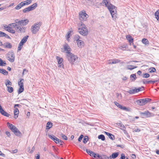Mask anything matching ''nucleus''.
I'll use <instances>...</instances> for the list:
<instances>
[{"label":"nucleus","instance_id":"obj_1","mask_svg":"<svg viewBox=\"0 0 159 159\" xmlns=\"http://www.w3.org/2000/svg\"><path fill=\"white\" fill-rule=\"evenodd\" d=\"M103 3L104 4L106 7H107L111 14L113 20H115L117 17L116 11L117 7L112 5L109 0H103Z\"/></svg>","mask_w":159,"mask_h":159},{"label":"nucleus","instance_id":"obj_2","mask_svg":"<svg viewBox=\"0 0 159 159\" xmlns=\"http://www.w3.org/2000/svg\"><path fill=\"white\" fill-rule=\"evenodd\" d=\"M29 22V20L28 19H26L24 20H21L18 21V20H16L15 22L9 24L8 26L11 27V28H14L16 31L17 27L19 25H27Z\"/></svg>","mask_w":159,"mask_h":159},{"label":"nucleus","instance_id":"obj_3","mask_svg":"<svg viewBox=\"0 0 159 159\" xmlns=\"http://www.w3.org/2000/svg\"><path fill=\"white\" fill-rule=\"evenodd\" d=\"M79 27L78 31L79 33L83 36H86L88 34V31L85 25L81 22L79 24Z\"/></svg>","mask_w":159,"mask_h":159},{"label":"nucleus","instance_id":"obj_4","mask_svg":"<svg viewBox=\"0 0 159 159\" xmlns=\"http://www.w3.org/2000/svg\"><path fill=\"white\" fill-rule=\"evenodd\" d=\"M42 23L41 22H37L34 24L31 27L32 33L34 34H36L39 31Z\"/></svg>","mask_w":159,"mask_h":159},{"label":"nucleus","instance_id":"obj_5","mask_svg":"<svg viewBox=\"0 0 159 159\" xmlns=\"http://www.w3.org/2000/svg\"><path fill=\"white\" fill-rule=\"evenodd\" d=\"M7 125H8L9 128L16 136L20 137L22 136V134L21 132L14 125L9 123H7Z\"/></svg>","mask_w":159,"mask_h":159},{"label":"nucleus","instance_id":"obj_6","mask_svg":"<svg viewBox=\"0 0 159 159\" xmlns=\"http://www.w3.org/2000/svg\"><path fill=\"white\" fill-rule=\"evenodd\" d=\"M66 57L69 62L72 65L74 64V62L78 58L76 56L74 55L72 53L66 54Z\"/></svg>","mask_w":159,"mask_h":159},{"label":"nucleus","instance_id":"obj_7","mask_svg":"<svg viewBox=\"0 0 159 159\" xmlns=\"http://www.w3.org/2000/svg\"><path fill=\"white\" fill-rule=\"evenodd\" d=\"M140 114L143 118H148L154 116L153 113H150L148 111H147L144 112H140Z\"/></svg>","mask_w":159,"mask_h":159},{"label":"nucleus","instance_id":"obj_8","mask_svg":"<svg viewBox=\"0 0 159 159\" xmlns=\"http://www.w3.org/2000/svg\"><path fill=\"white\" fill-rule=\"evenodd\" d=\"M79 16L80 20L81 21H86L88 16L85 11L80 12Z\"/></svg>","mask_w":159,"mask_h":159},{"label":"nucleus","instance_id":"obj_9","mask_svg":"<svg viewBox=\"0 0 159 159\" xmlns=\"http://www.w3.org/2000/svg\"><path fill=\"white\" fill-rule=\"evenodd\" d=\"M26 25H21L17 27L16 31L19 33H25V31L26 28L24 26Z\"/></svg>","mask_w":159,"mask_h":159},{"label":"nucleus","instance_id":"obj_10","mask_svg":"<svg viewBox=\"0 0 159 159\" xmlns=\"http://www.w3.org/2000/svg\"><path fill=\"white\" fill-rule=\"evenodd\" d=\"M114 103L118 107L123 110H125L127 111H130V108L123 106L116 102H114Z\"/></svg>","mask_w":159,"mask_h":159},{"label":"nucleus","instance_id":"obj_11","mask_svg":"<svg viewBox=\"0 0 159 159\" xmlns=\"http://www.w3.org/2000/svg\"><path fill=\"white\" fill-rule=\"evenodd\" d=\"M56 59L57 61L58 66L61 68H63L64 65L63 63V60L62 58L58 56L56 57Z\"/></svg>","mask_w":159,"mask_h":159},{"label":"nucleus","instance_id":"obj_12","mask_svg":"<svg viewBox=\"0 0 159 159\" xmlns=\"http://www.w3.org/2000/svg\"><path fill=\"white\" fill-rule=\"evenodd\" d=\"M64 51L67 54H69L71 52H70L71 48L70 46L66 43H65L63 46Z\"/></svg>","mask_w":159,"mask_h":159},{"label":"nucleus","instance_id":"obj_13","mask_svg":"<svg viewBox=\"0 0 159 159\" xmlns=\"http://www.w3.org/2000/svg\"><path fill=\"white\" fill-rule=\"evenodd\" d=\"M20 105L19 104H15L14 106V118L16 119L18 116V115L19 114V112L18 109L16 107V106L20 107Z\"/></svg>","mask_w":159,"mask_h":159},{"label":"nucleus","instance_id":"obj_14","mask_svg":"<svg viewBox=\"0 0 159 159\" xmlns=\"http://www.w3.org/2000/svg\"><path fill=\"white\" fill-rule=\"evenodd\" d=\"M2 46H3L4 48H6L11 49L12 47V44L8 42L5 43L3 44L2 43Z\"/></svg>","mask_w":159,"mask_h":159},{"label":"nucleus","instance_id":"obj_15","mask_svg":"<svg viewBox=\"0 0 159 159\" xmlns=\"http://www.w3.org/2000/svg\"><path fill=\"white\" fill-rule=\"evenodd\" d=\"M0 113L3 115L6 116V117H9L10 116V114H8L5 111H4L3 109L2 108L1 105L0 104Z\"/></svg>","mask_w":159,"mask_h":159},{"label":"nucleus","instance_id":"obj_16","mask_svg":"<svg viewBox=\"0 0 159 159\" xmlns=\"http://www.w3.org/2000/svg\"><path fill=\"white\" fill-rule=\"evenodd\" d=\"M136 102L137 104L139 106H142L145 104L143 99L137 100L136 101Z\"/></svg>","mask_w":159,"mask_h":159},{"label":"nucleus","instance_id":"obj_17","mask_svg":"<svg viewBox=\"0 0 159 159\" xmlns=\"http://www.w3.org/2000/svg\"><path fill=\"white\" fill-rule=\"evenodd\" d=\"M10 57L11 58H10V57H8V60L11 62H13L15 60V55L13 52H11L10 53Z\"/></svg>","mask_w":159,"mask_h":159},{"label":"nucleus","instance_id":"obj_18","mask_svg":"<svg viewBox=\"0 0 159 159\" xmlns=\"http://www.w3.org/2000/svg\"><path fill=\"white\" fill-rule=\"evenodd\" d=\"M98 159H109V157L105 154H102V155H98Z\"/></svg>","mask_w":159,"mask_h":159},{"label":"nucleus","instance_id":"obj_19","mask_svg":"<svg viewBox=\"0 0 159 159\" xmlns=\"http://www.w3.org/2000/svg\"><path fill=\"white\" fill-rule=\"evenodd\" d=\"M126 38L127 39L130 45H131L132 43L133 42V39L132 38L131 36L129 35H126Z\"/></svg>","mask_w":159,"mask_h":159},{"label":"nucleus","instance_id":"obj_20","mask_svg":"<svg viewBox=\"0 0 159 159\" xmlns=\"http://www.w3.org/2000/svg\"><path fill=\"white\" fill-rule=\"evenodd\" d=\"M48 136L50 138L53 140L56 143L58 140V139L53 135H48Z\"/></svg>","mask_w":159,"mask_h":159},{"label":"nucleus","instance_id":"obj_21","mask_svg":"<svg viewBox=\"0 0 159 159\" xmlns=\"http://www.w3.org/2000/svg\"><path fill=\"white\" fill-rule=\"evenodd\" d=\"M105 134H106L107 135L109 138L112 140H114L115 139L114 136L111 134V133L107 132H105Z\"/></svg>","mask_w":159,"mask_h":159},{"label":"nucleus","instance_id":"obj_22","mask_svg":"<svg viewBox=\"0 0 159 159\" xmlns=\"http://www.w3.org/2000/svg\"><path fill=\"white\" fill-rule=\"evenodd\" d=\"M119 154V153L118 152L113 153L111 155H110L109 158H110V159L115 158L118 157Z\"/></svg>","mask_w":159,"mask_h":159},{"label":"nucleus","instance_id":"obj_23","mask_svg":"<svg viewBox=\"0 0 159 159\" xmlns=\"http://www.w3.org/2000/svg\"><path fill=\"white\" fill-rule=\"evenodd\" d=\"M7 30L8 32L11 33L12 34H15V30H13L11 27H10L9 26H7L6 27Z\"/></svg>","mask_w":159,"mask_h":159},{"label":"nucleus","instance_id":"obj_24","mask_svg":"<svg viewBox=\"0 0 159 159\" xmlns=\"http://www.w3.org/2000/svg\"><path fill=\"white\" fill-rule=\"evenodd\" d=\"M29 37L28 35H26L24 37L21 39L20 43L24 44L27 41Z\"/></svg>","mask_w":159,"mask_h":159},{"label":"nucleus","instance_id":"obj_25","mask_svg":"<svg viewBox=\"0 0 159 159\" xmlns=\"http://www.w3.org/2000/svg\"><path fill=\"white\" fill-rule=\"evenodd\" d=\"M52 126V123L50 122H48L47 123L46 126V129L48 130Z\"/></svg>","mask_w":159,"mask_h":159},{"label":"nucleus","instance_id":"obj_26","mask_svg":"<svg viewBox=\"0 0 159 159\" xmlns=\"http://www.w3.org/2000/svg\"><path fill=\"white\" fill-rule=\"evenodd\" d=\"M127 45L126 44H124L120 45L119 46V48L123 51L126 50Z\"/></svg>","mask_w":159,"mask_h":159},{"label":"nucleus","instance_id":"obj_27","mask_svg":"<svg viewBox=\"0 0 159 159\" xmlns=\"http://www.w3.org/2000/svg\"><path fill=\"white\" fill-rule=\"evenodd\" d=\"M78 43V47L80 48H82L84 45V43L83 41L81 40H79L77 42Z\"/></svg>","mask_w":159,"mask_h":159},{"label":"nucleus","instance_id":"obj_28","mask_svg":"<svg viewBox=\"0 0 159 159\" xmlns=\"http://www.w3.org/2000/svg\"><path fill=\"white\" fill-rule=\"evenodd\" d=\"M24 6L22 2L19 3L15 7V9L16 10H19L22 7Z\"/></svg>","mask_w":159,"mask_h":159},{"label":"nucleus","instance_id":"obj_29","mask_svg":"<svg viewBox=\"0 0 159 159\" xmlns=\"http://www.w3.org/2000/svg\"><path fill=\"white\" fill-rule=\"evenodd\" d=\"M131 81H134L137 78L135 74H132L130 75Z\"/></svg>","mask_w":159,"mask_h":159},{"label":"nucleus","instance_id":"obj_30","mask_svg":"<svg viewBox=\"0 0 159 159\" xmlns=\"http://www.w3.org/2000/svg\"><path fill=\"white\" fill-rule=\"evenodd\" d=\"M32 11V9L29 6V7L24 9L23 10V12L24 13H26L30 11Z\"/></svg>","mask_w":159,"mask_h":159},{"label":"nucleus","instance_id":"obj_31","mask_svg":"<svg viewBox=\"0 0 159 159\" xmlns=\"http://www.w3.org/2000/svg\"><path fill=\"white\" fill-rule=\"evenodd\" d=\"M32 1L31 0H27L22 2L24 6L25 5H27L30 4L32 2Z\"/></svg>","mask_w":159,"mask_h":159},{"label":"nucleus","instance_id":"obj_32","mask_svg":"<svg viewBox=\"0 0 159 159\" xmlns=\"http://www.w3.org/2000/svg\"><path fill=\"white\" fill-rule=\"evenodd\" d=\"M128 93L130 94H133L137 93L136 88H135V89H134L130 90L129 91H128Z\"/></svg>","mask_w":159,"mask_h":159},{"label":"nucleus","instance_id":"obj_33","mask_svg":"<svg viewBox=\"0 0 159 159\" xmlns=\"http://www.w3.org/2000/svg\"><path fill=\"white\" fill-rule=\"evenodd\" d=\"M137 68L136 66H134L132 65H129L127 67V69L132 70L133 69Z\"/></svg>","mask_w":159,"mask_h":159},{"label":"nucleus","instance_id":"obj_34","mask_svg":"<svg viewBox=\"0 0 159 159\" xmlns=\"http://www.w3.org/2000/svg\"><path fill=\"white\" fill-rule=\"evenodd\" d=\"M0 73L3 74L5 75H7L8 74V72L6 70L3 69H0Z\"/></svg>","mask_w":159,"mask_h":159},{"label":"nucleus","instance_id":"obj_35","mask_svg":"<svg viewBox=\"0 0 159 159\" xmlns=\"http://www.w3.org/2000/svg\"><path fill=\"white\" fill-rule=\"evenodd\" d=\"M117 124L118 126L120 127V128L122 130L123 129H126L125 127L122 123H118Z\"/></svg>","mask_w":159,"mask_h":159},{"label":"nucleus","instance_id":"obj_36","mask_svg":"<svg viewBox=\"0 0 159 159\" xmlns=\"http://www.w3.org/2000/svg\"><path fill=\"white\" fill-rule=\"evenodd\" d=\"M23 44L20 43V42L19 43L18 45V46L17 48V51L19 52L20 51L21 49L23 47Z\"/></svg>","mask_w":159,"mask_h":159},{"label":"nucleus","instance_id":"obj_37","mask_svg":"<svg viewBox=\"0 0 159 159\" xmlns=\"http://www.w3.org/2000/svg\"><path fill=\"white\" fill-rule=\"evenodd\" d=\"M37 6V3H35L33 4L32 5L30 6V7L32 10H33L35 9Z\"/></svg>","mask_w":159,"mask_h":159},{"label":"nucleus","instance_id":"obj_38","mask_svg":"<svg viewBox=\"0 0 159 159\" xmlns=\"http://www.w3.org/2000/svg\"><path fill=\"white\" fill-rule=\"evenodd\" d=\"M24 90V87L20 86V87L18 91V93L19 94H20L22 93Z\"/></svg>","mask_w":159,"mask_h":159},{"label":"nucleus","instance_id":"obj_39","mask_svg":"<svg viewBox=\"0 0 159 159\" xmlns=\"http://www.w3.org/2000/svg\"><path fill=\"white\" fill-rule=\"evenodd\" d=\"M23 81L24 79H22L20 80V81L18 82V85L20 87V86L24 87Z\"/></svg>","mask_w":159,"mask_h":159},{"label":"nucleus","instance_id":"obj_40","mask_svg":"<svg viewBox=\"0 0 159 159\" xmlns=\"http://www.w3.org/2000/svg\"><path fill=\"white\" fill-rule=\"evenodd\" d=\"M98 138L99 139H101L102 141H104L105 140V137L103 134H100L99 135Z\"/></svg>","mask_w":159,"mask_h":159},{"label":"nucleus","instance_id":"obj_41","mask_svg":"<svg viewBox=\"0 0 159 159\" xmlns=\"http://www.w3.org/2000/svg\"><path fill=\"white\" fill-rule=\"evenodd\" d=\"M112 63L113 64H116L120 62V60L117 59H113L112 60Z\"/></svg>","mask_w":159,"mask_h":159},{"label":"nucleus","instance_id":"obj_42","mask_svg":"<svg viewBox=\"0 0 159 159\" xmlns=\"http://www.w3.org/2000/svg\"><path fill=\"white\" fill-rule=\"evenodd\" d=\"M142 42L145 44H148L149 43L148 41L146 39L143 38L142 40Z\"/></svg>","mask_w":159,"mask_h":159},{"label":"nucleus","instance_id":"obj_43","mask_svg":"<svg viewBox=\"0 0 159 159\" xmlns=\"http://www.w3.org/2000/svg\"><path fill=\"white\" fill-rule=\"evenodd\" d=\"M8 89H7V91L9 92L10 93H11L13 91V89L12 87L8 86L7 87Z\"/></svg>","mask_w":159,"mask_h":159},{"label":"nucleus","instance_id":"obj_44","mask_svg":"<svg viewBox=\"0 0 159 159\" xmlns=\"http://www.w3.org/2000/svg\"><path fill=\"white\" fill-rule=\"evenodd\" d=\"M11 83L9 80H6V82L5 83V84L7 87L9 86V85H11Z\"/></svg>","mask_w":159,"mask_h":159},{"label":"nucleus","instance_id":"obj_45","mask_svg":"<svg viewBox=\"0 0 159 159\" xmlns=\"http://www.w3.org/2000/svg\"><path fill=\"white\" fill-rule=\"evenodd\" d=\"M149 71L150 73L154 72L156 71V69L155 68L152 67L149 69Z\"/></svg>","mask_w":159,"mask_h":159},{"label":"nucleus","instance_id":"obj_46","mask_svg":"<svg viewBox=\"0 0 159 159\" xmlns=\"http://www.w3.org/2000/svg\"><path fill=\"white\" fill-rule=\"evenodd\" d=\"M80 37L79 35H75V37H74V39L76 41V42H77L78 41H79V40H80Z\"/></svg>","mask_w":159,"mask_h":159},{"label":"nucleus","instance_id":"obj_47","mask_svg":"<svg viewBox=\"0 0 159 159\" xmlns=\"http://www.w3.org/2000/svg\"><path fill=\"white\" fill-rule=\"evenodd\" d=\"M143 99L144 100L145 104L148 102H150L151 100V99L149 98H144Z\"/></svg>","mask_w":159,"mask_h":159},{"label":"nucleus","instance_id":"obj_48","mask_svg":"<svg viewBox=\"0 0 159 159\" xmlns=\"http://www.w3.org/2000/svg\"><path fill=\"white\" fill-rule=\"evenodd\" d=\"M6 64L5 62H4L1 59H0V66H5Z\"/></svg>","mask_w":159,"mask_h":159},{"label":"nucleus","instance_id":"obj_49","mask_svg":"<svg viewBox=\"0 0 159 159\" xmlns=\"http://www.w3.org/2000/svg\"><path fill=\"white\" fill-rule=\"evenodd\" d=\"M150 76V75L148 73H144L143 74V77L144 78H148Z\"/></svg>","mask_w":159,"mask_h":159},{"label":"nucleus","instance_id":"obj_50","mask_svg":"<svg viewBox=\"0 0 159 159\" xmlns=\"http://www.w3.org/2000/svg\"><path fill=\"white\" fill-rule=\"evenodd\" d=\"M60 136L63 139L66 140L67 139V137L65 135L63 134H61L60 135Z\"/></svg>","mask_w":159,"mask_h":159},{"label":"nucleus","instance_id":"obj_51","mask_svg":"<svg viewBox=\"0 0 159 159\" xmlns=\"http://www.w3.org/2000/svg\"><path fill=\"white\" fill-rule=\"evenodd\" d=\"M88 137L87 136H85L83 140V142L84 143H86L88 141Z\"/></svg>","mask_w":159,"mask_h":159},{"label":"nucleus","instance_id":"obj_52","mask_svg":"<svg viewBox=\"0 0 159 159\" xmlns=\"http://www.w3.org/2000/svg\"><path fill=\"white\" fill-rule=\"evenodd\" d=\"M154 15L155 16L156 18L159 16V9L157 10V11L155 13Z\"/></svg>","mask_w":159,"mask_h":159},{"label":"nucleus","instance_id":"obj_53","mask_svg":"<svg viewBox=\"0 0 159 159\" xmlns=\"http://www.w3.org/2000/svg\"><path fill=\"white\" fill-rule=\"evenodd\" d=\"M63 143L62 140L58 139V140L57 141V144H60V145H62Z\"/></svg>","mask_w":159,"mask_h":159},{"label":"nucleus","instance_id":"obj_54","mask_svg":"<svg viewBox=\"0 0 159 159\" xmlns=\"http://www.w3.org/2000/svg\"><path fill=\"white\" fill-rule=\"evenodd\" d=\"M142 88H143V87H142V88L139 87L138 89L136 88V91H137V93L143 90V89H142Z\"/></svg>","mask_w":159,"mask_h":159},{"label":"nucleus","instance_id":"obj_55","mask_svg":"<svg viewBox=\"0 0 159 159\" xmlns=\"http://www.w3.org/2000/svg\"><path fill=\"white\" fill-rule=\"evenodd\" d=\"M3 37H6L7 38H8V39H11V37L8 36V35L6 34L5 33H4V34H3Z\"/></svg>","mask_w":159,"mask_h":159},{"label":"nucleus","instance_id":"obj_56","mask_svg":"<svg viewBox=\"0 0 159 159\" xmlns=\"http://www.w3.org/2000/svg\"><path fill=\"white\" fill-rule=\"evenodd\" d=\"M84 137V136L82 134H81L80 136L79 137L78 139V141L79 142H80L82 139Z\"/></svg>","mask_w":159,"mask_h":159},{"label":"nucleus","instance_id":"obj_57","mask_svg":"<svg viewBox=\"0 0 159 159\" xmlns=\"http://www.w3.org/2000/svg\"><path fill=\"white\" fill-rule=\"evenodd\" d=\"M35 148L34 146L33 147L31 150L30 151V153H33V152L35 150Z\"/></svg>","mask_w":159,"mask_h":159},{"label":"nucleus","instance_id":"obj_58","mask_svg":"<svg viewBox=\"0 0 159 159\" xmlns=\"http://www.w3.org/2000/svg\"><path fill=\"white\" fill-rule=\"evenodd\" d=\"M86 152L89 154L90 155H91V154L92 153V151H90V150L86 149Z\"/></svg>","mask_w":159,"mask_h":159},{"label":"nucleus","instance_id":"obj_59","mask_svg":"<svg viewBox=\"0 0 159 159\" xmlns=\"http://www.w3.org/2000/svg\"><path fill=\"white\" fill-rule=\"evenodd\" d=\"M125 155L124 154L122 153L121 155V157L120 159H125Z\"/></svg>","mask_w":159,"mask_h":159},{"label":"nucleus","instance_id":"obj_60","mask_svg":"<svg viewBox=\"0 0 159 159\" xmlns=\"http://www.w3.org/2000/svg\"><path fill=\"white\" fill-rule=\"evenodd\" d=\"M141 131V129L139 128H134V131L135 132H139Z\"/></svg>","mask_w":159,"mask_h":159},{"label":"nucleus","instance_id":"obj_61","mask_svg":"<svg viewBox=\"0 0 159 159\" xmlns=\"http://www.w3.org/2000/svg\"><path fill=\"white\" fill-rule=\"evenodd\" d=\"M36 159H39L40 157V154L39 153H38L37 154V156L35 157Z\"/></svg>","mask_w":159,"mask_h":159},{"label":"nucleus","instance_id":"obj_62","mask_svg":"<svg viewBox=\"0 0 159 159\" xmlns=\"http://www.w3.org/2000/svg\"><path fill=\"white\" fill-rule=\"evenodd\" d=\"M123 130L124 133L125 134V135H127L128 134V133L127 132V131L126 130V129H123L122 130Z\"/></svg>","mask_w":159,"mask_h":159},{"label":"nucleus","instance_id":"obj_63","mask_svg":"<svg viewBox=\"0 0 159 159\" xmlns=\"http://www.w3.org/2000/svg\"><path fill=\"white\" fill-rule=\"evenodd\" d=\"M6 134L7 135V136H8L9 137L11 136L10 133L8 131H6Z\"/></svg>","mask_w":159,"mask_h":159},{"label":"nucleus","instance_id":"obj_64","mask_svg":"<svg viewBox=\"0 0 159 159\" xmlns=\"http://www.w3.org/2000/svg\"><path fill=\"white\" fill-rule=\"evenodd\" d=\"M148 84L151 83H154L156 82V81H148Z\"/></svg>","mask_w":159,"mask_h":159}]
</instances>
